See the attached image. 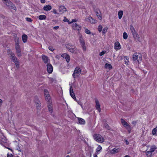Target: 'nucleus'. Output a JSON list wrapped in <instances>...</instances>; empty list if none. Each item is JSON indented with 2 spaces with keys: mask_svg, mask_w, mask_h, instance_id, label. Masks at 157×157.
Wrapping results in <instances>:
<instances>
[{
  "mask_svg": "<svg viewBox=\"0 0 157 157\" xmlns=\"http://www.w3.org/2000/svg\"><path fill=\"white\" fill-rule=\"evenodd\" d=\"M94 139L98 142L102 143L105 141L104 138L101 135L95 134L93 136Z\"/></svg>",
  "mask_w": 157,
  "mask_h": 157,
  "instance_id": "f257e3e1",
  "label": "nucleus"
},
{
  "mask_svg": "<svg viewBox=\"0 0 157 157\" xmlns=\"http://www.w3.org/2000/svg\"><path fill=\"white\" fill-rule=\"evenodd\" d=\"M66 47L69 52L73 53L76 52V48L75 47L71 44H67L66 45Z\"/></svg>",
  "mask_w": 157,
  "mask_h": 157,
  "instance_id": "f03ea898",
  "label": "nucleus"
},
{
  "mask_svg": "<svg viewBox=\"0 0 157 157\" xmlns=\"http://www.w3.org/2000/svg\"><path fill=\"white\" fill-rule=\"evenodd\" d=\"M79 40L80 44L82 47L83 50L84 51H86V48L85 45V43L82 37V35L81 34L79 35Z\"/></svg>",
  "mask_w": 157,
  "mask_h": 157,
  "instance_id": "7ed1b4c3",
  "label": "nucleus"
},
{
  "mask_svg": "<svg viewBox=\"0 0 157 157\" xmlns=\"http://www.w3.org/2000/svg\"><path fill=\"white\" fill-rule=\"evenodd\" d=\"M81 72V70L80 68L78 67H76L74 70L73 74V76L74 78H76L80 75Z\"/></svg>",
  "mask_w": 157,
  "mask_h": 157,
  "instance_id": "20e7f679",
  "label": "nucleus"
},
{
  "mask_svg": "<svg viewBox=\"0 0 157 157\" xmlns=\"http://www.w3.org/2000/svg\"><path fill=\"white\" fill-rule=\"evenodd\" d=\"M121 122L123 126L127 129L128 132L130 133V130H131L130 126L126 121L122 119H121Z\"/></svg>",
  "mask_w": 157,
  "mask_h": 157,
  "instance_id": "39448f33",
  "label": "nucleus"
},
{
  "mask_svg": "<svg viewBox=\"0 0 157 157\" xmlns=\"http://www.w3.org/2000/svg\"><path fill=\"white\" fill-rule=\"evenodd\" d=\"M8 54L11 57L10 59L14 62L17 61V58L15 56L14 54L10 50V49L8 50Z\"/></svg>",
  "mask_w": 157,
  "mask_h": 157,
  "instance_id": "423d86ee",
  "label": "nucleus"
},
{
  "mask_svg": "<svg viewBox=\"0 0 157 157\" xmlns=\"http://www.w3.org/2000/svg\"><path fill=\"white\" fill-rule=\"evenodd\" d=\"M44 94L46 100L47 101L50 102L51 100V98L48 90L44 89Z\"/></svg>",
  "mask_w": 157,
  "mask_h": 157,
  "instance_id": "0eeeda50",
  "label": "nucleus"
},
{
  "mask_svg": "<svg viewBox=\"0 0 157 157\" xmlns=\"http://www.w3.org/2000/svg\"><path fill=\"white\" fill-rule=\"evenodd\" d=\"M85 21L87 22H90L92 24H94L97 22L96 20L90 16L86 17L85 19Z\"/></svg>",
  "mask_w": 157,
  "mask_h": 157,
  "instance_id": "6e6552de",
  "label": "nucleus"
},
{
  "mask_svg": "<svg viewBox=\"0 0 157 157\" xmlns=\"http://www.w3.org/2000/svg\"><path fill=\"white\" fill-rule=\"evenodd\" d=\"M139 56L137 53H135L133 55L132 58L134 60H137L138 62L139 63V61L142 60V57L140 55Z\"/></svg>",
  "mask_w": 157,
  "mask_h": 157,
  "instance_id": "1a4fd4ad",
  "label": "nucleus"
},
{
  "mask_svg": "<svg viewBox=\"0 0 157 157\" xmlns=\"http://www.w3.org/2000/svg\"><path fill=\"white\" fill-rule=\"evenodd\" d=\"M72 28L75 30H77L78 31H79L81 30L82 27L81 26L79 25H78L77 24L75 23H73L72 24Z\"/></svg>",
  "mask_w": 157,
  "mask_h": 157,
  "instance_id": "9d476101",
  "label": "nucleus"
},
{
  "mask_svg": "<svg viewBox=\"0 0 157 157\" xmlns=\"http://www.w3.org/2000/svg\"><path fill=\"white\" fill-rule=\"evenodd\" d=\"M15 48L17 55L19 56H21V55L19 44H15Z\"/></svg>",
  "mask_w": 157,
  "mask_h": 157,
  "instance_id": "9b49d317",
  "label": "nucleus"
},
{
  "mask_svg": "<svg viewBox=\"0 0 157 157\" xmlns=\"http://www.w3.org/2000/svg\"><path fill=\"white\" fill-rule=\"evenodd\" d=\"M42 58L45 63H47L48 64L50 63V60L47 56L43 55L42 56Z\"/></svg>",
  "mask_w": 157,
  "mask_h": 157,
  "instance_id": "f8f14e48",
  "label": "nucleus"
},
{
  "mask_svg": "<svg viewBox=\"0 0 157 157\" xmlns=\"http://www.w3.org/2000/svg\"><path fill=\"white\" fill-rule=\"evenodd\" d=\"M67 11L66 8L64 6H61L59 7V11L61 14L64 13V12H66Z\"/></svg>",
  "mask_w": 157,
  "mask_h": 157,
  "instance_id": "ddd939ff",
  "label": "nucleus"
},
{
  "mask_svg": "<svg viewBox=\"0 0 157 157\" xmlns=\"http://www.w3.org/2000/svg\"><path fill=\"white\" fill-rule=\"evenodd\" d=\"M61 56L63 58L65 59L67 63H68L70 60V56L66 53H64Z\"/></svg>",
  "mask_w": 157,
  "mask_h": 157,
  "instance_id": "4468645a",
  "label": "nucleus"
},
{
  "mask_svg": "<svg viewBox=\"0 0 157 157\" xmlns=\"http://www.w3.org/2000/svg\"><path fill=\"white\" fill-rule=\"evenodd\" d=\"M114 49L117 51L120 50L121 48V46L120 43L118 41H116L114 44Z\"/></svg>",
  "mask_w": 157,
  "mask_h": 157,
  "instance_id": "2eb2a0df",
  "label": "nucleus"
},
{
  "mask_svg": "<svg viewBox=\"0 0 157 157\" xmlns=\"http://www.w3.org/2000/svg\"><path fill=\"white\" fill-rule=\"evenodd\" d=\"M47 68L48 72L49 73H51L53 71V67L52 65L49 63L47 64Z\"/></svg>",
  "mask_w": 157,
  "mask_h": 157,
  "instance_id": "dca6fc26",
  "label": "nucleus"
},
{
  "mask_svg": "<svg viewBox=\"0 0 157 157\" xmlns=\"http://www.w3.org/2000/svg\"><path fill=\"white\" fill-rule=\"evenodd\" d=\"M70 94L72 98L75 100L76 98L75 95L73 93L72 87L71 86L70 88Z\"/></svg>",
  "mask_w": 157,
  "mask_h": 157,
  "instance_id": "f3484780",
  "label": "nucleus"
},
{
  "mask_svg": "<svg viewBox=\"0 0 157 157\" xmlns=\"http://www.w3.org/2000/svg\"><path fill=\"white\" fill-rule=\"evenodd\" d=\"M121 149L120 148H115L111 151V153L112 154H114L117 153L120 151Z\"/></svg>",
  "mask_w": 157,
  "mask_h": 157,
  "instance_id": "a211bd4d",
  "label": "nucleus"
},
{
  "mask_svg": "<svg viewBox=\"0 0 157 157\" xmlns=\"http://www.w3.org/2000/svg\"><path fill=\"white\" fill-rule=\"evenodd\" d=\"M133 36L134 38L138 41H140V39L139 37V36L137 33H136L132 35Z\"/></svg>",
  "mask_w": 157,
  "mask_h": 157,
  "instance_id": "6ab92c4d",
  "label": "nucleus"
},
{
  "mask_svg": "<svg viewBox=\"0 0 157 157\" xmlns=\"http://www.w3.org/2000/svg\"><path fill=\"white\" fill-rule=\"evenodd\" d=\"M52 8V6L50 5H48L44 6L43 9L45 11H48L51 10Z\"/></svg>",
  "mask_w": 157,
  "mask_h": 157,
  "instance_id": "aec40b11",
  "label": "nucleus"
},
{
  "mask_svg": "<svg viewBox=\"0 0 157 157\" xmlns=\"http://www.w3.org/2000/svg\"><path fill=\"white\" fill-rule=\"evenodd\" d=\"M96 102V108L99 112L101 111L99 101L96 100L95 101Z\"/></svg>",
  "mask_w": 157,
  "mask_h": 157,
  "instance_id": "412c9836",
  "label": "nucleus"
},
{
  "mask_svg": "<svg viewBox=\"0 0 157 157\" xmlns=\"http://www.w3.org/2000/svg\"><path fill=\"white\" fill-rule=\"evenodd\" d=\"M102 151V147L100 145H98V147L96 149V152L97 154H99Z\"/></svg>",
  "mask_w": 157,
  "mask_h": 157,
  "instance_id": "4be33fe9",
  "label": "nucleus"
},
{
  "mask_svg": "<svg viewBox=\"0 0 157 157\" xmlns=\"http://www.w3.org/2000/svg\"><path fill=\"white\" fill-rule=\"evenodd\" d=\"M130 31L131 32L132 35H133L134 34L137 33L135 28L132 25H130Z\"/></svg>",
  "mask_w": 157,
  "mask_h": 157,
  "instance_id": "5701e85b",
  "label": "nucleus"
},
{
  "mask_svg": "<svg viewBox=\"0 0 157 157\" xmlns=\"http://www.w3.org/2000/svg\"><path fill=\"white\" fill-rule=\"evenodd\" d=\"M105 68L106 69L110 70L112 68V67L110 64L106 63L105 65Z\"/></svg>",
  "mask_w": 157,
  "mask_h": 157,
  "instance_id": "b1692460",
  "label": "nucleus"
},
{
  "mask_svg": "<svg viewBox=\"0 0 157 157\" xmlns=\"http://www.w3.org/2000/svg\"><path fill=\"white\" fill-rule=\"evenodd\" d=\"M96 15L100 20H102V17L100 11L96 12Z\"/></svg>",
  "mask_w": 157,
  "mask_h": 157,
  "instance_id": "393cba45",
  "label": "nucleus"
},
{
  "mask_svg": "<svg viewBox=\"0 0 157 157\" xmlns=\"http://www.w3.org/2000/svg\"><path fill=\"white\" fill-rule=\"evenodd\" d=\"M22 38L23 42L25 43L27 42L28 36L26 35H23L22 36Z\"/></svg>",
  "mask_w": 157,
  "mask_h": 157,
  "instance_id": "a878e982",
  "label": "nucleus"
},
{
  "mask_svg": "<svg viewBox=\"0 0 157 157\" xmlns=\"http://www.w3.org/2000/svg\"><path fill=\"white\" fill-rule=\"evenodd\" d=\"M123 12L122 10H120L118 11V18L119 19H121L123 16Z\"/></svg>",
  "mask_w": 157,
  "mask_h": 157,
  "instance_id": "bb28decb",
  "label": "nucleus"
},
{
  "mask_svg": "<svg viewBox=\"0 0 157 157\" xmlns=\"http://www.w3.org/2000/svg\"><path fill=\"white\" fill-rule=\"evenodd\" d=\"M152 134L154 136L157 135V127L154 128L152 132Z\"/></svg>",
  "mask_w": 157,
  "mask_h": 157,
  "instance_id": "cd10ccee",
  "label": "nucleus"
},
{
  "mask_svg": "<svg viewBox=\"0 0 157 157\" xmlns=\"http://www.w3.org/2000/svg\"><path fill=\"white\" fill-rule=\"evenodd\" d=\"M124 61L125 62V64L126 65H128L129 63L128 57L126 56H124Z\"/></svg>",
  "mask_w": 157,
  "mask_h": 157,
  "instance_id": "c85d7f7f",
  "label": "nucleus"
},
{
  "mask_svg": "<svg viewBox=\"0 0 157 157\" xmlns=\"http://www.w3.org/2000/svg\"><path fill=\"white\" fill-rule=\"evenodd\" d=\"M78 122L79 124H85V122L84 120L81 118H79L78 119Z\"/></svg>",
  "mask_w": 157,
  "mask_h": 157,
  "instance_id": "c756f323",
  "label": "nucleus"
},
{
  "mask_svg": "<svg viewBox=\"0 0 157 157\" xmlns=\"http://www.w3.org/2000/svg\"><path fill=\"white\" fill-rule=\"evenodd\" d=\"M48 107L50 112V113H52V104L50 102L49 103V104L48 105Z\"/></svg>",
  "mask_w": 157,
  "mask_h": 157,
  "instance_id": "7c9ffc66",
  "label": "nucleus"
},
{
  "mask_svg": "<svg viewBox=\"0 0 157 157\" xmlns=\"http://www.w3.org/2000/svg\"><path fill=\"white\" fill-rule=\"evenodd\" d=\"M46 17L44 15H40L38 17V18L40 20H44L46 18Z\"/></svg>",
  "mask_w": 157,
  "mask_h": 157,
  "instance_id": "2f4dec72",
  "label": "nucleus"
},
{
  "mask_svg": "<svg viewBox=\"0 0 157 157\" xmlns=\"http://www.w3.org/2000/svg\"><path fill=\"white\" fill-rule=\"evenodd\" d=\"M157 148V147L155 145H152L151 146L150 149V151L152 153L153 152L155 149Z\"/></svg>",
  "mask_w": 157,
  "mask_h": 157,
  "instance_id": "473e14b6",
  "label": "nucleus"
},
{
  "mask_svg": "<svg viewBox=\"0 0 157 157\" xmlns=\"http://www.w3.org/2000/svg\"><path fill=\"white\" fill-rule=\"evenodd\" d=\"M5 3L6 5L9 7H10L12 4V2L9 0H8L7 1L5 2Z\"/></svg>",
  "mask_w": 157,
  "mask_h": 157,
  "instance_id": "72a5a7b5",
  "label": "nucleus"
},
{
  "mask_svg": "<svg viewBox=\"0 0 157 157\" xmlns=\"http://www.w3.org/2000/svg\"><path fill=\"white\" fill-rule=\"evenodd\" d=\"M152 152L150 151H147L146 152V155L147 157H150L151 155Z\"/></svg>",
  "mask_w": 157,
  "mask_h": 157,
  "instance_id": "f704fd0d",
  "label": "nucleus"
},
{
  "mask_svg": "<svg viewBox=\"0 0 157 157\" xmlns=\"http://www.w3.org/2000/svg\"><path fill=\"white\" fill-rule=\"evenodd\" d=\"M64 19L63 20V21L65 22H67L69 24H71L70 21L67 18H66V17H64Z\"/></svg>",
  "mask_w": 157,
  "mask_h": 157,
  "instance_id": "c9c22d12",
  "label": "nucleus"
},
{
  "mask_svg": "<svg viewBox=\"0 0 157 157\" xmlns=\"http://www.w3.org/2000/svg\"><path fill=\"white\" fill-rule=\"evenodd\" d=\"M85 32L88 34H90L91 33L90 31L86 28L85 29Z\"/></svg>",
  "mask_w": 157,
  "mask_h": 157,
  "instance_id": "e433bc0d",
  "label": "nucleus"
},
{
  "mask_svg": "<svg viewBox=\"0 0 157 157\" xmlns=\"http://www.w3.org/2000/svg\"><path fill=\"white\" fill-rule=\"evenodd\" d=\"M123 38L124 39H126L128 38V35L126 32H124L123 34Z\"/></svg>",
  "mask_w": 157,
  "mask_h": 157,
  "instance_id": "4c0bfd02",
  "label": "nucleus"
},
{
  "mask_svg": "<svg viewBox=\"0 0 157 157\" xmlns=\"http://www.w3.org/2000/svg\"><path fill=\"white\" fill-rule=\"evenodd\" d=\"M9 7H10V9H13L14 10H16V7H15V6L14 5H13V4Z\"/></svg>",
  "mask_w": 157,
  "mask_h": 157,
  "instance_id": "58836bf2",
  "label": "nucleus"
},
{
  "mask_svg": "<svg viewBox=\"0 0 157 157\" xmlns=\"http://www.w3.org/2000/svg\"><path fill=\"white\" fill-rule=\"evenodd\" d=\"M108 29V28L107 27L104 28L102 31V33H105L107 32Z\"/></svg>",
  "mask_w": 157,
  "mask_h": 157,
  "instance_id": "ea45409f",
  "label": "nucleus"
},
{
  "mask_svg": "<svg viewBox=\"0 0 157 157\" xmlns=\"http://www.w3.org/2000/svg\"><path fill=\"white\" fill-rule=\"evenodd\" d=\"M15 42L16 44H19V41L18 37H17L15 38Z\"/></svg>",
  "mask_w": 157,
  "mask_h": 157,
  "instance_id": "a19ab883",
  "label": "nucleus"
},
{
  "mask_svg": "<svg viewBox=\"0 0 157 157\" xmlns=\"http://www.w3.org/2000/svg\"><path fill=\"white\" fill-rule=\"evenodd\" d=\"M106 53V51H105L103 50L102 51V52L99 53V56H101L103 55L105 53Z\"/></svg>",
  "mask_w": 157,
  "mask_h": 157,
  "instance_id": "79ce46f5",
  "label": "nucleus"
},
{
  "mask_svg": "<svg viewBox=\"0 0 157 157\" xmlns=\"http://www.w3.org/2000/svg\"><path fill=\"white\" fill-rule=\"evenodd\" d=\"M102 29V27L101 25H99L98 27V30L99 32L101 31Z\"/></svg>",
  "mask_w": 157,
  "mask_h": 157,
  "instance_id": "37998d69",
  "label": "nucleus"
},
{
  "mask_svg": "<svg viewBox=\"0 0 157 157\" xmlns=\"http://www.w3.org/2000/svg\"><path fill=\"white\" fill-rule=\"evenodd\" d=\"M48 48L52 52H53L54 50V49L52 46H49Z\"/></svg>",
  "mask_w": 157,
  "mask_h": 157,
  "instance_id": "c03bdc74",
  "label": "nucleus"
},
{
  "mask_svg": "<svg viewBox=\"0 0 157 157\" xmlns=\"http://www.w3.org/2000/svg\"><path fill=\"white\" fill-rule=\"evenodd\" d=\"M16 64V66L17 68H18L19 67V63L17 61V60L16 61H15V62H14Z\"/></svg>",
  "mask_w": 157,
  "mask_h": 157,
  "instance_id": "a18cd8bd",
  "label": "nucleus"
},
{
  "mask_svg": "<svg viewBox=\"0 0 157 157\" xmlns=\"http://www.w3.org/2000/svg\"><path fill=\"white\" fill-rule=\"evenodd\" d=\"M26 19L28 21L31 22L32 21V20L30 18L27 17L26 18Z\"/></svg>",
  "mask_w": 157,
  "mask_h": 157,
  "instance_id": "49530a36",
  "label": "nucleus"
},
{
  "mask_svg": "<svg viewBox=\"0 0 157 157\" xmlns=\"http://www.w3.org/2000/svg\"><path fill=\"white\" fill-rule=\"evenodd\" d=\"M2 141L5 143H7V140H5V138H3L2 139Z\"/></svg>",
  "mask_w": 157,
  "mask_h": 157,
  "instance_id": "de8ad7c7",
  "label": "nucleus"
},
{
  "mask_svg": "<svg viewBox=\"0 0 157 157\" xmlns=\"http://www.w3.org/2000/svg\"><path fill=\"white\" fill-rule=\"evenodd\" d=\"M52 12L55 14L57 13L56 10L55 9H53Z\"/></svg>",
  "mask_w": 157,
  "mask_h": 157,
  "instance_id": "09e8293b",
  "label": "nucleus"
},
{
  "mask_svg": "<svg viewBox=\"0 0 157 157\" xmlns=\"http://www.w3.org/2000/svg\"><path fill=\"white\" fill-rule=\"evenodd\" d=\"M77 21V20L75 19H72L71 21H70V22H71V24L73 22H76Z\"/></svg>",
  "mask_w": 157,
  "mask_h": 157,
  "instance_id": "8fccbe9b",
  "label": "nucleus"
},
{
  "mask_svg": "<svg viewBox=\"0 0 157 157\" xmlns=\"http://www.w3.org/2000/svg\"><path fill=\"white\" fill-rule=\"evenodd\" d=\"M36 106L37 107V108H38V107H40V102H38L37 103V104H36Z\"/></svg>",
  "mask_w": 157,
  "mask_h": 157,
  "instance_id": "3c124183",
  "label": "nucleus"
},
{
  "mask_svg": "<svg viewBox=\"0 0 157 157\" xmlns=\"http://www.w3.org/2000/svg\"><path fill=\"white\" fill-rule=\"evenodd\" d=\"M7 157H13V156L11 154H8Z\"/></svg>",
  "mask_w": 157,
  "mask_h": 157,
  "instance_id": "603ef678",
  "label": "nucleus"
},
{
  "mask_svg": "<svg viewBox=\"0 0 157 157\" xmlns=\"http://www.w3.org/2000/svg\"><path fill=\"white\" fill-rule=\"evenodd\" d=\"M55 57L58 59H59L60 57V55H56Z\"/></svg>",
  "mask_w": 157,
  "mask_h": 157,
  "instance_id": "864d4df0",
  "label": "nucleus"
},
{
  "mask_svg": "<svg viewBox=\"0 0 157 157\" xmlns=\"http://www.w3.org/2000/svg\"><path fill=\"white\" fill-rule=\"evenodd\" d=\"M105 128H106L107 129H109V125L108 124H106L105 126Z\"/></svg>",
  "mask_w": 157,
  "mask_h": 157,
  "instance_id": "5fc2aeb1",
  "label": "nucleus"
},
{
  "mask_svg": "<svg viewBox=\"0 0 157 157\" xmlns=\"http://www.w3.org/2000/svg\"><path fill=\"white\" fill-rule=\"evenodd\" d=\"M59 26H55L53 28L54 29L57 30L59 29Z\"/></svg>",
  "mask_w": 157,
  "mask_h": 157,
  "instance_id": "6e6d98bb",
  "label": "nucleus"
},
{
  "mask_svg": "<svg viewBox=\"0 0 157 157\" xmlns=\"http://www.w3.org/2000/svg\"><path fill=\"white\" fill-rule=\"evenodd\" d=\"M2 103H3L2 100L1 99H0V106H1V105L2 104Z\"/></svg>",
  "mask_w": 157,
  "mask_h": 157,
  "instance_id": "4d7b16f0",
  "label": "nucleus"
},
{
  "mask_svg": "<svg viewBox=\"0 0 157 157\" xmlns=\"http://www.w3.org/2000/svg\"><path fill=\"white\" fill-rule=\"evenodd\" d=\"M97 155L98 154H96V153L95 154H94L93 155V157H98L97 156Z\"/></svg>",
  "mask_w": 157,
  "mask_h": 157,
  "instance_id": "13d9d810",
  "label": "nucleus"
},
{
  "mask_svg": "<svg viewBox=\"0 0 157 157\" xmlns=\"http://www.w3.org/2000/svg\"><path fill=\"white\" fill-rule=\"evenodd\" d=\"M40 2L41 3H44L45 2V0H40Z\"/></svg>",
  "mask_w": 157,
  "mask_h": 157,
  "instance_id": "bf43d9fd",
  "label": "nucleus"
},
{
  "mask_svg": "<svg viewBox=\"0 0 157 157\" xmlns=\"http://www.w3.org/2000/svg\"><path fill=\"white\" fill-rule=\"evenodd\" d=\"M136 124V122L135 121H133L132 122V124L134 125H135Z\"/></svg>",
  "mask_w": 157,
  "mask_h": 157,
  "instance_id": "052dcab7",
  "label": "nucleus"
},
{
  "mask_svg": "<svg viewBox=\"0 0 157 157\" xmlns=\"http://www.w3.org/2000/svg\"><path fill=\"white\" fill-rule=\"evenodd\" d=\"M78 103L79 105H81V106H82V103L81 102H78Z\"/></svg>",
  "mask_w": 157,
  "mask_h": 157,
  "instance_id": "680f3d73",
  "label": "nucleus"
},
{
  "mask_svg": "<svg viewBox=\"0 0 157 157\" xmlns=\"http://www.w3.org/2000/svg\"><path fill=\"white\" fill-rule=\"evenodd\" d=\"M126 144H128L129 143H128V141L127 140H126Z\"/></svg>",
  "mask_w": 157,
  "mask_h": 157,
  "instance_id": "e2e57ef3",
  "label": "nucleus"
},
{
  "mask_svg": "<svg viewBox=\"0 0 157 157\" xmlns=\"http://www.w3.org/2000/svg\"><path fill=\"white\" fill-rule=\"evenodd\" d=\"M124 157H131L128 155H126Z\"/></svg>",
  "mask_w": 157,
  "mask_h": 157,
  "instance_id": "0e129e2a",
  "label": "nucleus"
},
{
  "mask_svg": "<svg viewBox=\"0 0 157 157\" xmlns=\"http://www.w3.org/2000/svg\"><path fill=\"white\" fill-rule=\"evenodd\" d=\"M4 1H5V2H6V1H7L8 0H3Z\"/></svg>",
  "mask_w": 157,
  "mask_h": 157,
  "instance_id": "69168bd1",
  "label": "nucleus"
},
{
  "mask_svg": "<svg viewBox=\"0 0 157 157\" xmlns=\"http://www.w3.org/2000/svg\"><path fill=\"white\" fill-rule=\"evenodd\" d=\"M66 157H70L69 155H67Z\"/></svg>",
  "mask_w": 157,
  "mask_h": 157,
  "instance_id": "338daca9",
  "label": "nucleus"
}]
</instances>
